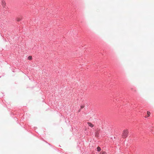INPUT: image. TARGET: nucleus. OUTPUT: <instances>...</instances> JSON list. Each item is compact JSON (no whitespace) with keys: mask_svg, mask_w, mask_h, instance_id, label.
Instances as JSON below:
<instances>
[{"mask_svg":"<svg viewBox=\"0 0 154 154\" xmlns=\"http://www.w3.org/2000/svg\"><path fill=\"white\" fill-rule=\"evenodd\" d=\"M97 151H99H99H100V150H101V148H100V147H99V146H98V147L97 148Z\"/></svg>","mask_w":154,"mask_h":154,"instance_id":"obj_4","label":"nucleus"},{"mask_svg":"<svg viewBox=\"0 0 154 154\" xmlns=\"http://www.w3.org/2000/svg\"><path fill=\"white\" fill-rule=\"evenodd\" d=\"M101 154H106V153L105 152H101Z\"/></svg>","mask_w":154,"mask_h":154,"instance_id":"obj_7","label":"nucleus"},{"mask_svg":"<svg viewBox=\"0 0 154 154\" xmlns=\"http://www.w3.org/2000/svg\"><path fill=\"white\" fill-rule=\"evenodd\" d=\"M84 106H81V109H82V108H84Z\"/></svg>","mask_w":154,"mask_h":154,"instance_id":"obj_8","label":"nucleus"},{"mask_svg":"<svg viewBox=\"0 0 154 154\" xmlns=\"http://www.w3.org/2000/svg\"><path fill=\"white\" fill-rule=\"evenodd\" d=\"M87 123H88V126L91 128L93 127L94 126V125L93 124H91V122H88Z\"/></svg>","mask_w":154,"mask_h":154,"instance_id":"obj_2","label":"nucleus"},{"mask_svg":"<svg viewBox=\"0 0 154 154\" xmlns=\"http://www.w3.org/2000/svg\"><path fill=\"white\" fill-rule=\"evenodd\" d=\"M147 114L148 115V117H149L150 116V112H149L147 111Z\"/></svg>","mask_w":154,"mask_h":154,"instance_id":"obj_5","label":"nucleus"},{"mask_svg":"<svg viewBox=\"0 0 154 154\" xmlns=\"http://www.w3.org/2000/svg\"><path fill=\"white\" fill-rule=\"evenodd\" d=\"M28 59L29 60H31L32 59V57L31 56H29L28 57Z\"/></svg>","mask_w":154,"mask_h":154,"instance_id":"obj_6","label":"nucleus"},{"mask_svg":"<svg viewBox=\"0 0 154 154\" xmlns=\"http://www.w3.org/2000/svg\"><path fill=\"white\" fill-rule=\"evenodd\" d=\"M2 4L3 7H5V6L6 3L4 1H2Z\"/></svg>","mask_w":154,"mask_h":154,"instance_id":"obj_3","label":"nucleus"},{"mask_svg":"<svg viewBox=\"0 0 154 154\" xmlns=\"http://www.w3.org/2000/svg\"><path fill=\"white\" fill-rule=\"evenodd\" d=\"M128 133L129 132L128 130H124L122 134V137L124 138H126L128 136Z\"/></svg>","mask_w":154,"mask_h":154,"instance_id":"obj_1","label":"nucleus"}]
</instances>
